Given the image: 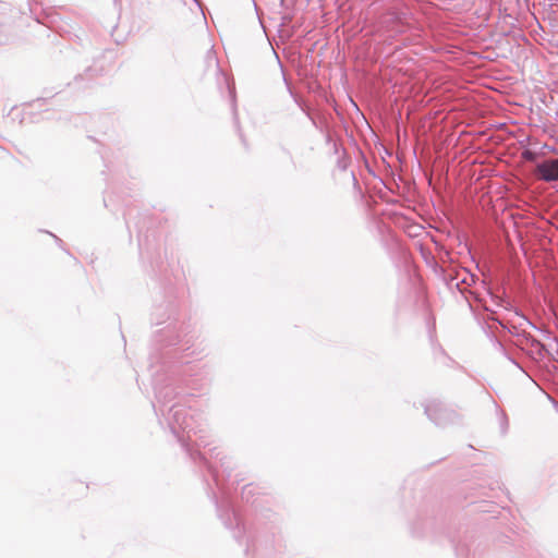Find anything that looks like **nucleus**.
Listing matches in <instances>:
<instances>
[{"instance_id":"7ed1b4c3","label":"nucleus","mask_w":558,"mask_h":558,"mask_svg":"<svg viewBox=\"0 0 558 558\" xmlns=\"http://www.w3.org/2000/svg\"><path fill=\"white\" fill-rule=\"evenodd\" d=\"M422 405L427 418L436 426L446 427L460 421L459 413L438 399L427 400Z\"/></svg>"},{"instance_id":"ddd939ff","label":"nucleus","mask_w":558,"mask_h":558,"mask_svg":"<svg viewBox=\"0 0 558 558\" xmlns=\"http://www.w3.org/2000/svg\"><path fill=\"white\" fill-rule=\"evenodd\" d=\"M535 350V353L538 355L539 359H544L546 355H549L550 352L548 351L547 347L541 342V347H537Z\"/></svg>"},{"instance_id":"6e6552de","label":"nucleus","mask_w":558,"mask_h":558,"mask_svg":"<svg viewBox=\"0 0 558 558\" xmlns=\"http://www.w3.org/2000/svg\"><path fill=\"white\" fill-rule=\"evenodd\" d=\"M388 22L390 23L391 31H393L397 34L407 33L411 27V24L405 19L404 13H399V12L390 13Z\"/></svg>"},{"instance_id":"1a4fd4ad","label":"nucleus","mask_w":558,"mask_h":558,"mask_svg":"<svg viewBox=\"0 0 558 558\" xmlns=\"http://www.w3.org/2000/svg\"><path fill=\"white\" fill-rule=\"evenodd\" d=\"M434 332H435V330H429V339H430V343H432V347H433V353H434L435 359L436 360L444 359V360H447V361H451L450 356H448V354L446 353V351L441 347V344H439L435 340Z\"/></svg>"},{"instance_id":"39448f33","label":"nucleus","mask_w":558,"mask_h":558,"mask_svg":"<svg viewBox=\"0 0 558 558\" xmlns=\"http://www.w3.org/2000/svg\"><path fill=\"white\" fill-rule=\"evenodd\" d=\"M537 175L545 182L558 181V156L544 158L535 162Z\"/></svg>"},{"instance_id":"0eeeda50","label":"nucleus","mask_w":558,"mask_h":558,"mask_svg":"<svg viewBox=\"0 0 558 558\" xmlns=\"http://www.w3.org/2000/svg\"><path fill=\"white\" fill-rule=\"evenodd\" d=\"M556 153V148L547 144L539 145L537 142L531 144V147L525 149L523 155L526 159L534 162L536 158H548L547 154Z\"/></svg>"},{"instance_id":"dca6fc26","label":"nucleus","mask_w":558,"mask_h":558,"mask_svg":"<svg viewBox=\"0 0 558 558\" xmlns=\"http://www.w3.org/2000/svg\"><path fill=\"white\" fill-rule=\"evenodd\" d=\"M85 75L88 76V77H94V76H97L98 75V71L92 66H88L86 70H85Z\"/></svg>"},{"instance_id":"20e7f679","label":"nucleus","mask_w":558,"mask_h":558,"mask_svg":"<svg viewBox=\"0 0 558 558\" xmlns=\"http://www.w3.org/2000/svg\"><path fill=\"white\" fill-rule=\"evenodd\" d=\"M246 553L252 554L253 558H269L276 550L275 533L269 535H257L248 539L246 544Z\"/></svg>"},{"instance_id":"f8f14e48","label":"nucleus","mask_w":558,"mask_h":558,"mask_svg":"<svg viewBox=\"0 0 558 558\" xmlns=\"http://www.w3.org/2000/svg\"><path fill=\"white\" fill-rule=\"evenodd\" d=\"M322 134L325 136L326 144H331L332 143V147L335 149V153H338L339 144L336 141L332 140V135H331L330 130H327V132L322 133Z\"/></svg>"},{"instance_id":"4468645a","label":"nucleus","mask_w":558,"mask_h":558,"mask_svg":"<svg viewBox=\"0 0 558 558\" xmlns=\"http://www.w3.org/2000/svg\"><path fill=\"white\" fill-rule=\"evenodd\" d=\"M525 340H526L527 344H530L533 349H536L537 347H541V342L542 341L538 340L537 338H535L532 335L526 336Z\"/></svg>"},{"instance_id":"aec40b11","label":"nucleus","mask_w":558,"mask_h":558,"mask_svg":"<svg viewBox=\"0 0 558 558\" xmlns=\"http://www.w3.org/2000/svg\"><path fill=\"white\" fill-rule=\"evenodd\" d=\"M508 359H509V360H510V361H511V362H512V363H513L518 368H520L522 372H524V371H523V368L521 367V365H520L515 360H513L512 357H508Z\"/></svg>"},{"instance_id":"9b49d317","label":"nucleus","mask_w":558,"mask_h":558,"mask_svg":"<svg viewBox=\"0 0 558 558\" xmlns=\"http://www.w3.org/2000/svg\"><path fill=\"white\" fill-rule=\"evenodd\" d=\"M255 487L252 484L245 485L242 488V499L246 502H251V498L254 496Z\"/></svg>"},{"instance_id":"f3484780","label":"nucleus","mask_w":558,"mask_h":558,"mask_svg":"<svg viewBox=\"0 0 558 558\" xmlns=\"http://www.w3.org/2000/svg\"><path fill=\"white\" fill-rule=\"evenodd\" d=\"M461 284L470 286V283L468 282V279H466V278H463L461 281H459V282H457V283H456L457 288H458L460 291H462V289H461V287H460Z\"/></svg>"},{"instance_id":"f03ea898","label":"nucleus","mask_w":558,"mask_h":558,"mask_svg":"<svg viewBox=\"0 0 558 558\" xmlns=\"http://www.w3.org/2000/svg\"><path fill=\"white\" fill-rule=\"evenodd\" d=\"M207 458L219 474L218 483H216L211 472L204 463L197 461L194 462V464L201 472L206 471L214 482L215 489L211 487L209 488L211 498L216 505L218 517L223 525L232 532L234 539L241 543L245 536L246 527L232 500L231 490L234 483L231 485L228 484L233 469L232 459L220 451L217 447L209 448L207 450ZM207 486H210V483H207Z\"/></svg>"},{"instance_id":"9d476101","label":"nucleus","mask_w":558,"mask_h":558,"mask_svg":"<svg viewBox=\"0 0 558 558\" xmlns=\"http://www.w3.org/2000/svg\"><path fill=\"white\" fill-rule=\"evenodd\" d=\"M228 88H229V93H230V97H231V107H232L234 124L236 128H239V120H238V112H236V105H235V90L230 85L228 86Z\"/></svg>"},{"instance_id":"2eb2a0df","label":"nucleus","mask_w":558,"mask_h":558,"mask_svg":"<svg viewBox=\"0 0 558 558\" xmlns=\"http://www.w3.org/2000/svg\"><path fill=\"white\" fill-rule=\"evenodd\" d=\"M500 426L502 434H505L508 429V418L506 413L502 411L500 412Z\"/></svg>"},{"instance_id":"5701e85b","label":"nucleus","mask_w":558,"mask_h":558,"mask_svg":"<svg viewBox=\"0 0 558 558\" xmlns=\"http://www.w3.org/2000/svg\"><path fill=\"white\" fill-rule=\"evenodd\" d=\"M199 8L202 7L201 4V1L199 0H193Z\"/></svg>"},{"instance_id":"a211bd4d","label":"nucleus","mask_w":558,"mask_h":558,"mask_svg":"<svg viewBox=\"0 0 558 558\" xmlns=\"http://www.w3.org/2000/svg\"><path fill=\"white\" fill-rule=\"evenodd\" d=\"M248 3H251L256 12V14L259 16V11H258V7L255 2V0H247Z\"/></svg>"},{"instance_id":"b1692460","label":"nucleus","mask_w":558,"mask_h":558,"mask_svg":"<svg viewBox=\"0 0 558 558\" xmlns=\"http://www.w3.org/2000/svg\"><path fill=\"white\" fill-rule=\"evenodd\" d=\"M161 323H163L162 320H157L156 324L157 325H160Z\"/></svg>"},{"instance_id":"f257e3e1","label":"nucleus","mask_w":558,"mask_h":558,"mask_svg":"<svg viewBox=\"0 0 558 558\" xmlns=\"http://www.w3.org/2000/svg\"><path fill=\"white\" fill-rule=\"evenodd\" d=\"M157 342L166 349L161 352H151L149 355L151 380L157 404L153 403L156 415H161L171 433L177 437L185 453L193 462L204 463L211 472L216 483H218V472L208 461L207 450L201 452L197 448H206L208 442L205 440L207 432L206 424L202 415L180 407L178 403L167 408L178 396V387L183 381V377L192 375V368L186 365L189 361L182 359V353L186 356L194 354L191 351L197 335L194 325L187 322L169 324L160 330Z\"/></svg>"},{"instance_id":"4be33fe9","label":"nucleus","mask_w":558,"mask_h":558,"mask_svg":"<svg viewBox=\"0 0 558 558\" xmlns=\"http://www.w3.org/2000/svg\"><path fill=\"white\" fill-rule=\"evenodd\" d=\"M498 345H499V349H500L502 352H505V353H506V349H505V347H504L500 342H498Z\"/></svg>"},{"instance_id":"423d86ee","label":"nucleus","mask_w":558,"mask_h":558,"mask_svg":"<svg viewBox=\"0 0 558 558\" xmlns=\"http://www.w3.org/2000/svg\"><path fill=\"white\" fill-rule=\"evenodd\" d=\"M294 100L298 104V106L301 108V110L305 113L307 119L311 121L313 126L319 133H325V132H327V130H329V122H328L327 118L324 114H320L318 118H316L312 113V111L304 106V102L301 99L294 97Z\"/></svg>"},{"instance_id":"412c9836","label":"nucleus","mask_w":558,"mask_h":558,"mask_svg":"<svg viewBox=\"0 0 558 558\" xmlns=\"http://www.w3.org/2000/svg\"><path fill=\"white\" fill-rule=\"evenodd\" d=\"M74 80L75 82L83 80V74H77Z\"/></svg>"},{"instance_id":"6ab92c4d","label":"nucleus","mask_w":558,"mask_h":558,"mask_svg":"<svg viewBox=\"0 0 558 558\" xmlns=\"http://www.w3.org/2000/svg\"><path fill=\"white\" fill-rule=\"evenodd\" d=\"M48 233H49V234H50V235L56 240V242H57V244H58L59 246H61V245H62V240H61L60 238H58L57 235H54V234H53V233H51V232H48Z\"/></svg>"}]
</instances>
